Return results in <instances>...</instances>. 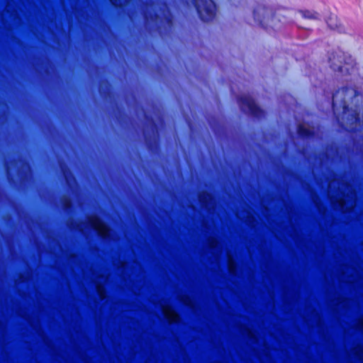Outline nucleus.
Masks as SVG:
<instances>
[{
  "label": "nucleus",
  "instance_id": "1",
  "mask_svg": "<svg viewBox=\"0 0 363 363\" xmlns=\"http://www.w3.org/2000/svg\"><path fill=\"white\" fill-rule=\"evenodd\" d=\"M191 2L201 21L209 22L215 18L217 6L213 0H191Z\"/></svg>",
  "mask_w": 363,
  "mask_h": 363
},
{
  "label": "nucleus",
  "instance_id": "2",
  "mask_svg": "<svg viewBox=\"0 0 363 363\" xmlns=\"http://www.w3.org/2000/svg\"><path fill=\"white\" fill-rule=\"evenodd\" d=\"M238 101L240 108L242 110L247 108L252 116L259 118L263 116V110L255 104L252 98L248 96H240Z\"/></svg>",
  "mask_w": 363,
  "mask_h": 363
},
{
  "label": "nucleus",
  "instance_id": "3",
  "mask_svg": "<svg viewBox=\"0 0 363 363\" xmlns=\"http://www.w3.org/2000/svg\"><path fill=\"white\" fill-rule=\"evenodd\" d=\"M89 223L91 227L97 232L101 238H105L107 237L109 228L100 218L94 217L91 218Z\"/></svg>",
  "mask_w": 363,
  "mask_h": 363
},
{
  "label": "nucleus",
  "instance_id": "4",
  "mask_svg": "<svg viewBox=\"0 0 363 363\" xmlns=\"http://www.w3.org/2000/svg\"><path fill=\"white\" fill-rule=\"evenodd\" d=\"M269 14V9L267 6L257 5L253 10V18L255 22L263 27V19Z\"/></svg>",
  "mask_w": 363,
  "mask_h": 363
},
{
  "label": "nucleus",
  "instance_id": "5",
  "mask_svg": "<svg viewBox=\"0 0 363 363\" xmlns=\"http://www.w3.org/2000/svg\"><path fill=\"white\" fill-rule=\"evenodd\" d=\"M298 135L302 139L312 138L315 135V132L305 127L303 124H298L296 128Z\"/></svg>",
  "mask_w": 363,
  "mask_h": 363
},
{
  "label": "nucleus",
  "instance_id": "6",
  "mask_svg": "<svg viewBox=\"0 0 363 363\" xmlns=\"http://www.w3.org/2000/svg\"><path fill=\"white\" fill-rule=\"evenodd\" d=\"M360 113L357 111H353L350 113L347 118V123L352 128L354 129L361 125Z\"/></svg>",
  "mask_w": 363,
  "mask_h": 363
},
{
  "label": "nucleus",
  "instance_id": "7",
  "mask_svg": "<svg viewBox=\"0 0 363 363\" xmlns=\"http://www.w3.org/2000/svg\"><path fill=\"white\" fill-rule=\"evenodd\" d=\"M155 18L159 19L164 26L171 27L173 23L172 16L169 13H164L162 15H155Z\"/></svg>",
  "mask_w": 363,
  "mask_h": 363
},
{
  "label": "nucleus",
  "instance_id": "8",
  "mask_svg": "<svg viewBox=\"0 0 363 363\" xmlns=\"http://www.w3.org/2000/svg\"><path fill=\"white\" fill-rule=\"evenodd\" d=\"M302 16L305 18L308 19H317L318 16V13L317 12L311 11L308 10L301 11Z\"/></svg>",
  "mask_w": 363,
  "mask_h": 363
},
{
  "label": "nucleus",
  "instance_id": "9",
  "mask_svg": "<svg viewBox=\"0 0 363 363\" xmlns=\"http://www.w3.org/2000/svg\"><path fill=\"white\" fill-rule=\"evenodd\" d=\"M147 147L150 150H152L155 147V142L151 139L150 137L148 140H147Z\"/></svg>",
  "mask_w": 363,
  "mask_h": 363
},
{
  "label": "nucleus",
  "instance_id": "10",
  "mask_svg": "<svg viewBox=\"0 0 363 363\" xmlns=\"http://www.w3.org/2000/svg\"><path fill=\"white\" fill-rule=\"evenodd\" d=\"M150 120L152 122V131L155 133H157V130H158V125L157 124L153 121V119L152 118H150Z\"/></svg>",
  "mask_w": 363,
  "mask_h": 363
},
{
  "label": "nucleus",
  "instance_id": "11",
  "mask_svg": "<svg viewBox=\"0 0 363 363\" xmlns=\"http://www.w3.org/2000/svg\"><path fill=\"white\" fill-rule=\"evenodd\" d=\"M350 110L348 105L344 104L342 106V113H346Z\"/></svg>",
  "mask_w": 363,
  "mask_h": 363
},
{
  "label": "nucleus",
  "instance_id": "12",
  "mask_svg": "<svg viewBox=\"0 0 363 363\" xmlns=\"http://www.w3.org/2000/svg\"><path fill=\"white\" fill-rule=\"evenodd\" d=\"M64 206L65 208H68V207H70L71 206V203L70 201H66L65 203H64Z\"/></svg>",
  "mask_w": 363,
  "mask_h": 363
}]
</instances>
